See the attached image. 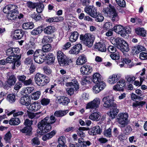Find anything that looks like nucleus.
I'll return each mask as SVG.
<instances>
[{
    "label": "nucleus",
    "instance_id": "774afa93",
    "mask_svg": "<svg viewBox=\"0 0 147 147\" xmlns=\"http://www.w3.org/2000/svg\"><path fill=\"white\" fill-rule=\"evenodd\" d=\"M110 57L112 59L114 60H118L119 58V53H112L110 55Z\"/></svg>",
    "mask_w": 147,
    "mask_h": 147
},
{
    "label": "nucleus",
    "instance_id": "5701e85b",
    "mask_svg": "<svg viewBox=\"0 0 147 147\" xmlns=\"http://www.w3.org/2000/svg\"><path fill=\"white\" fill-rule=\"evenodd\" d=\"M17 10L16 9H14L13 10L9 12L7 16V18L11 20H15L17 17Z\"/></svg>",
    "mask_w": 147,
    "mask_h": 147
},
{
    "label": "nucleus",
    "instance_id": "4468645a",
    "mask_svg": "<svg viewBox=\"0 0 147 147\" xmlns=\"http://www.w3.org/2000/svg\"><path fill=\"white\" fill-rule=\"evenodd\" d=\"M92 71V67L88 65H85L82 66L80 69L81 74L83 75H88Z\"/></svg>",
    "mask_w": 147,
    "mask_h": 147
},
{
    "label": "nucleus",
    "instance_id": "79ce46f5",
    "mask_svg": "<svg viewBox=\"0 0 147 147\" xmlns=\"http://www.w3.org/2000/svg\"><path fill=\"white\" fill-rule=\"evenodd\" d=\"M53 41L52 38L49 36H45L42 39V42L44 44L51 42Z\"/></svg>",
    "mask_w": 147,
    "mask_h": 147
},
{
    "label": "nucleus",
    "instance_id": "b1692460",
    "mask_svg": "<svg viewBox=\"0 0 147 147\" xmlns=\"http://www.w3.org/2000/svg\"><path fill=\"white\" fill-rule=\"evenodd\" d=\"M17 8V6L15 5H9L5 6L3 9V11L4 13L8 14L11 11L13 10L14 9H16Z\"/></svg>",
    "mask_w": 147,
    "mask_h": 147
},
{
    "label": "nucleus",
    "instance_id": "e2e57ef3",
    "mask_svg": "<svg viewBox=\"0 0 147 147\" xmlns=\"http://www.w3.org/2000/svg\"><path fill=\"white\" fill-rule=\"evenodd\" d=\"M93 92L95 94H97L101 90L98 87V84L95 85L92 88Z\"/></svg>",
    "mask_w": 147,
    "mask_h": 147
},
{
    "label": "nucleus",
    "instance_id": "6e6552de",
    "mask_svg": "<svg viewBox=\"0 0 147 147\" xmlns=\"http://www.w3.org/2000/svg\"><path fill=\"white\" fill-rule=\"evenodd\" d=\"M128 117V114L126 113H120L118 114L117 121L120 127H123L128 124V120L127 119Z\"/></svg>",
    "mask_w": 147,
    "mask_h": 147
},
{
    "label": "nucleus",
    "instance_id": "9d476101",
    "mask_svg": "<svg viewBox=\"0 0 147 147\" xmlns=\"http://www.w3.org/2000/svg\"><path fill=\"white\" fill-rule=\"evenodd\" d=\"M100 102V99L99 98H96L87 104L86 108V109H96L98 108Z\"/></svg>",
    "mask_w": 147,
    "mask_h": 147
},
{
    "label": "nucleus",
    "instance_id": "bb28decb",
    "mask_svg": "<svg viewBox=\"0 0 147 147\" xmlns=\"http://www.w3.org/2000/svg\"><path fill=\"white\" fill-rule=\"evenodd\" d=\"M43 115V114L41 112L35 113L29 111L28 112V116L29 118L31 119L38 118Z\"/></svg>",
    "mask_w": 147,
    "mask_h": 147
},
{
    "label": "nucleus",
    "instance_id": "052dcab7",
    "mask_svg": "<svg viewBox=\"0 0 147 147\" xmlns=\"http://www.w3.org/2000/svg\"><path fill=\"white\" fill-rule=\"evenodd\" d=\"M16 59L15 56H9L6 59V62L9 63H13L15 61Z\"/></svg>",
    "mask_w": 147,
    "mask_h": 147
},
{
    "label": "nucleus",
    "instance_id": "a19ab883",
    "mask_svg": "<svg viewBox=\"0 0 147 147\" xmlns=\"http://www.w3.org/2000/svg\"><path fill=\"white\" fill-rule=\"evenodd\" d=\"M124 41L122 38L119 37L113 38L112 40V42H113L114 45H119L120 46L123 43Z\"/></svg>",
    "mask_w": 147,
    "mask_h": 147
},
{
    "label": "nucleus",
    "instance_id": "49530a36",
    "mask_svg": "<svg viewBox=\"0 0 147 147\" xmlns=\"http://www.w3.org/2000/svg\"><path fill=\"white\" fill-rule=\"evenodd\" d=\"M144 98L143 97L138 96V108L143 107L146 105V102L145 100H142Z\"/></svg>",
    "mask_w": 147,
    "mask_h": 147
},
{
    "label": "nucleus",
    "instance_id": "c756f323",
    "mask_svg": "<svg viewBox=\"0 0 147 147\" xmlns=\"http://www.w3.org/2000/svg\"><path fill=\"white\" fill-rule=\"evenodd\" d=\"M55 28L52 26H48L45 28L44 30V33L48 34H50L54 32Z\"/></svg>",
    "mask_w": 147,
    "mask_h": 147
},
{
    "label": "nucleus",
    "instance_id": "7c9ffc66",
    "mask_svg": "<svg viewBox=\"0 0 147 147\" xmlns=\"http://www.w3.org/2000/svg\"><path fill=\"white\" fill-rule=\"evenodd\" d=\"M20 123V119L18 117H14L10 119L9 123L11 125H17Z\"/></svg>",
    "mask_w": 147,
    "mask_h": 147
},
{
    "label": "nucleus",
    "instance_id": "7ed1b4c3",
    "mask_svg": "<svg viewBox=\"0 0 147 147\" xmlns=\"http://www.w3.org/2000/svg\"><path fill=\"white\" fill-rule=\"evenodd\" d=\"M38 129L37 131V132L40 135H43L51 129V125L43 119L38 123Z\"/></svg>",
    "mask_w": 147,
    "mask_h": 147
},
{
    "label": "nucleus",
    "instance_id": "c85d7f7f",
    "mask_svg": "<svg viewBox=\"0 0 147 147\" xmlns=\"http://www.w3.org/2000/svg\"><path fill=\"white\" fill-rule=\"evenodd\" d=\"M34 90V88L33 87L25 88L22 89L21 92V94L23 95H28L30 93Z\"/></svg>",
    "mask_w": 147,
    "mask_h": 147
},
{
    "label": "nucleus",
    "instance_id": "423d86ee",
    "mask_svg": "<svg viewBox=\"0 0 147 147\" xmlns=\"http://www.w3.org/2000/svg\"><path fill=\"white\" fill-rule=\"evenodd\" d=\"M113 30L116 33L120 34L123 37L128 36V34L131 32V28L129 27H123L120 25H116L113 28Z\"/></svg>",
    "mask_w": 147,
    "mask_h": 147
},
{
    "label": "nucleus",
    "instance_id": "58836bf2",
    "mask_svg": "<svg viewBox=\"0 0 147 147\" xmlns=\"http://www.w3.org/2000/svg\"><path fill=\"white\" fill-rule=\"evenodd\" d=\"M42 31V27L40 26L33 30L31 32V33L32 35H36L41 33Z\"/></svg>",
    "mask_w": 147,
    "mask_h": 147
},
{
    "label": "nucleus",
    "instance_id": "09e8293b",
    "mask_svg": "<svg viewBox=\"0 0 147 147\" xmlns=\"http://www.w3.org/2000/svg\"><path fill=\"white\" fill-rule=\"evenodd\" d=\"M109 17H111V20L113 21H118L119 20V17L117 13L115 12V9L113 11L111 16Z\"/></svg>",
    "mask_w": 147,
    "mask_h": 147
},
{
    "label": "nucleus",
    "instance_id": "a878e982",
    "mask_svg": "<svg viewBox=\"0 0 147 147\" xmlns=\"http://www.w3.org/2000/svg\"><path fill=\"white\" fill-rule=\"evenodd\" d=\"M45 60H47L48 64H51L54 62L55 58L54 55L51 53H49L44 57Z\"/></svg>",
    "mask_w": 147,
    "mask_h": 147
},
{
    "label": "nucleus",
    "instance_id": "a211bd4d",
    "mask_svg": "<svg viewBox=\"0 0 147 147\" xmlns=\"http://www.w3.org/2000/svg\"><path fill=\"white\" fill-rule=\"evenodd\" d=\"M87 61L86 56L84 55H80L76 60V64L78 65H81L84 64Z\"/></svg>",
    "mask_w": 147,
    "mask_h": 147
},
{
    "label": "nucleus",
    "instance_id": "39448f33",
    "mask_svg": "<svg viewBox=\"0 0 147 147\" xmlns=\"http://www.w3.org/2000/svg\"><path fill=\"white\" fill-rule=\"evenodd\" d=\"M57 59L60 65L61 66H66L73 62L70 57H67L66 55L61 51H58L57 53Z\"/></svg>",
    "mask_w": 147,
    "mask_h": 147
},
{
    "label": "nucleus",
    "instance_id": "4c0bfd02",
    "mask_svg": "<svg viewBox=\"0 0 147 147\" xmlns=\"http://www.w3.org/2000/svg\"><path fill=\"white\" fill-rule=\"evenodd\" d=\"M32 128L31 126H26L23 129L20 130V131L24 133H26L27 135H30L31 134Z\"/></svg>",
    "mask_w": 147,
    "mask_h": 147
},
{
    "label": "nucleus",
    "instance_id": "e433bc0d",
    "mask_svg": "<svg viewBox=\"0 0 147 147\" xmlns=\"http://www.w3.org/2000/svg\"><path fill=\"white\" fill-rule=\"evenodd\" d=\"M78 34L77 32H73L69 37V40L71 42H75L78 39Z\"/></svg>",
    "mask_w": 147,
    "mask_h": 147
},
{
    "label": "nucleus",
    "instance_id": "5fc2aeb1",
    "mask_svg": "<svg viewBox=\"0 0 147 147\" xmlns=\"http://www.w3.org/2000/svg\"><path fill=\"white\" fill-rule=\"evenodd\" d=\"M146 34V30L143 28H138V35L145 37Z\"/></svg>",
    "mask_w": 147,
    "mask_h": 147
},
{
    "label": "nucleus",
    "instance_id": "aec40b11",
    "mask_svg": "<svg viewBox=\"0 0 147 147\" xmlns=\"http://www.w3.org/2000/svg\"><path fill=\"white\" fill-rule=\"evenodd\" d=\"M114 9L111 5H109V7L107 8H104L102 10V12L104 15L107 16H111L113 11H114Z\"/></svg>",
    "mask_w": 147,
    "mask_h": 147
},
{
    "label": "nucleus",
    "instance_id": "9b49d317",
    "mask_svg": "<svg viewBox=\"0 0 147 147\" xmlns=\"http://www.w3.org/2000/svg\"><path fill=\"white\" fill-rule=\"evenodd\" d=\"M84 11L90 16L95 18L96 16L97 9L93 5L86 6L84 8Z\"/></svg>",
    "mask_w": 147,
    "mask_h": 147
},
{
    "label": "nucleus",
    "instance_id": "20e7f679",
    "mask_svg": "<svg viewBox=\"0 0 147 147\" xmlns=\"http://www.w3.org/2000/svg\"><path fill=\"white\" fill-rule=\"evenodd\" d=\"M34 80L35 83L38 86L46 85L50 81L49 79L44 75L38 73L35 75Z\"/></svg>",
    "mask_w": 147,
    "mask_h": 147
},
{
    "label": "nucleus",
    "instance_id": "cd10ccee",
    "mask_svg": "<svg viewBox=\"0 0 147 147\" xmlns=\"http://www.w3.org/2000/svg\"><path fill=\"white\" fill-rule=\"evenodd\" d=\"M17 81V79L15 76L12 75L7 78V82L8 85L10 86L13 85Z\"/></svg>",
    "mask_w": 147,
    "mask_h": 147
},
{
    "label": "nucleus",
    "instance_id": "4d7b16f0",
    "mask_svg": "<svg viewBox=\"0 0 147 147\" xmlns=\"http://www.w3.org/2000/svg\"><path fill=\"white\" fill-rule=\"evenodd\" d=\"M12 135L10 131L7 132L5 135L4 139L7 142H9L11 138Z\"/></svg>",
    "mask_w": 147,
    "mask_h": 147
},
{
    "label": "nucleus",
    "instance_id": "69168bd1",
    "mask_svg": "<svg viewBox=\"0 0 147 147\" xmlns=\"http://www.w3.org/2000/svg\"><path fill=\"white\" fill-rule=\"evenodd\" d=\"M43 70L45 73L49 75L51 74L52 70L50 67L47 66H45L43 68Z\"/></svg>",
    "mask_w": 147,
    "mask_h": 147
},
{
    "label": "nucleus",
    "instance_id": "0eeeda50",
    "mask_svg": "<svg viewBox=\"0 0 147 147\" xmlns=\"http://www.w3.org/2000/svg\"><path fill=\"white\" fill-rule=\"evenodd\" d=\"M80 39L83 41L86 45L88 47H91L93 45L94 37L93 35L87 33L84 35H80Z\"/></svg>",
    "mask_w": 147,
    "mask_h": 147
},
{
    "label": "nucleus",
    "instance_id": "37998d69",
    "mask_svg": "<svg viewBox=\"0 0 147 147\" xmlns=\"http://www.w3.org/2000/svg\"><path fill=\"white\" fill-rule=\"evenodd\" d=\"M13 51L14 56L15 57L17 58V59H20L21 57V55L19 54L20 50L18 48H12Z\"/></svg>",
    "mask_w": 147,
    "mask_h": 147
},
{
    "label": "nucleus",
    "instance_id": "c03bdc74",
    "mask_svg": "<svg viewBox=\"0 0 147 147\" xmlns=\"http://www.w3.org/2000/svg\"><path fill=\"white\" fill-rule=\"evenodd\" d=\"M131 98L132 100L135 101L136 102H134L132 106L133 107L135 108H136L138 106V102L137 100L138 99L137 96L135 94L132 93L131 95Z\"/></svg>",
    "mask_w": 147,
    "mask_h": 147
},
{
    "label": "nucleus",
    "instance_id": "f3484780",
    "mask_svg": "<svg viewBox=\"0 0 147 147\" xmlns=\"http://www.w3.org/2000/svg\"><path fill=\"white\" fill-rule=\"evenodd\" d=\"M102 130L98 126H96L91 128L88 131L89 134L92 135L100 134L102 132Z\"/></svg>",
    "mask_w": 147,
    "mask_h": 147
},
{
    "label": "nucleus",
    "instance_id": "473e14b6",
    "mask_svg": "<svg viewBox=\"0 0 147 147\" xmlns=\"http://www.w3.org/2000/svg\"><path fill=\"white\" fill-rule=\"evenodd\" d=\"M34 26L33 23L31 22L24 23L22 26V28L25 30L32 29L34 27Z\"/></svg>",
    "mask_w": 147,
    "mask_h": 147
},
{
    "label": "nucleus",
    "instance_id": "680f3d73",
    "mask_svg": "<svg viewBox=\"0 0 147 147\" xmlns=\"http://www.w3.org/2000/svg\"><path fill=\"white\" fill-rule=\"evenodd\" d=\"M96 84H98V87L101 90L104 89L106 86L105 83L103 81H100Z\"/></svg>",
    "mask_w": 147,
    "mask_h": 147
},
{
    "label": "nucleus",
    "instance_id": "f8f14e48",
    "mask_svg": "<svg viewBox=\"0 0 147 147\" xmlns=\"http://www.w3.org/2000/svg\"><path fill=\"white\" fill-rule=\"evenodd\" d=\"M56 102L57 104L63 105H67L70 102V100L67 97L60 96L57 97Z\"/></svg>",
    "mask_w": 147,
    "mask_h": 147
},
{
    "label": "nucleus",
    "instance_id": "72a5a7b5",
    "mask_svg": "<svg viewBox=\"0 0 147 147\" xmlns=\"http://www.w3.org/2000/svg\"><path fill=\"white\" fill-rule=\"evenodd\" d=\"M68 111V110L57 111L55 112L54 115L57 117H61L65 115Z\"/></svg>",
    "mask_w": 147,
    "mask_h": 147
},
{
    "label": "nucleus",
    "instance_id": "8fccbe9b",
    "mask_svg": "<svg viewBox=\"0 0 147 147\" xmlns=\"http://www.w3.org/2000/svg\"><path fill=\"white\" fill-rule=\"evenodd\" d=\"M120 47L123 51H125L127 52L129 50V45L125 41L124 42L123 44L120 45Z\"/></svg>",
    "mask_w": 147,
    "mask_h": 147
},
{
    "label": "nucleus",
    "instance_id": "393cba45",
    "mask_svg": "<svg viewBox=\"0 0 147 147\" xmlns=\"http://www.w3.org/2000/svg\"><path fill=\"white\" fill-rule=\"evenodd\" d=\"M89 117L90 119L92 120L97 121L100 118V113L97 112L93 113L89 115Z\"/></svg>",
    "mask_w": 147,
    "mask_h": 147
},
{
    "label": "nucleus",
    "instance_id": "2eb2a0df",
    "mask_svg": "<svg viewBox=\"0 0 147 147\" xmlns=\"http://www.w3.org/2000/svg\"><path fill=\"white\" fill-rule=\"evenodd\" d=\"M19 102L20 103L23 105L28 106L30 104L31 99L28 96L25 95L20 98Z\"/></svg>",
    "mask_w": 147,
    "mask_h": 147
},
{
    "label": "nucleus",
    "instance_id": "4be33fe9",
    "mask_svg": "<svg viewBox=\"0 0 147 147\" xmlns=\"http://www.w3.org/2000/svg\"><path fill=\"white\" fill-rule=\"evenodd\" d=\"M95 48L101 52H105L106 51L105 45L103 43L99 42L96 43L95 46Z\"/></svg>",
    "mask_w": 147,
    "mask_h": 147
},
{
    "label": "nucleus",
    "instance_id": "412c9836",
    "mask_svg": "<svg viewBox=\"0 0 147 147\" xmlns=\"http://www.w3.org/2000/svg\"><path fill=\"white\" fill-rule=\"evenodd\" d=\"M12 36L13 38L16 39H21L23 36V33L20 30H17L12 34Z\"/></svg>",
    "mask_w": 147,
    "mask_h": 147
},
{
    "label": "nucleus",
    "instance_id": "338daca9",
    "mask_svg": "<svg viewBox=\"0 0 147 147\" xmlns=\"http://www.w3.org/2000/svg\"><path fill=\"white\" fill-rule=\"evenodd\" d=\"M117 3L119 6L124 7L125 6V3L124 0H116Z\"/></svg>",
    "mask_w": 147,
    "mask_h": 147
},
{
    "label": "nucleus",
    "instance_id": "a18cd8bd",
    "mask_svg": "<svg viewBox=\"0 0 147 147\" xmlns=\"http://www.w3.org/2000/svg\"><path fill=\"white\" fill-rule=\"evenodd\" d=\"M7 100L10 103H13L16 100L15 95L13 94H8L7 96Z\"/></svg>",
    "mask_w": 147,
    "mask_h": 147
},
{
    "label": "nucleus",
    "instance_id": "f03ea898",
    "mask_svg": "<svg viewBox=\"0 0 147 147\" xmlns=\"http://www.w3.org/2000/svg\"><path fill=\"white\" fill-rule=\"evenodd\" d=\"M70 80V78L69 76L64 77H60L57 79V82L59 84L61 85L65 84L66 86H74L75 90H77L79 88V86L78 82L75 79L72 80L71 82H68Z\"/></svg>",
    "mask_w": 147,
    "mask_h": 147
},
{
    "label": "nucleus",
    "instance_id": "0e129e2a",
    "mask_svg": "<svg viewBox=\"0 0 147 147\" xmlns=\"http://www.w3.org/2000/svg\"><path fill=\"white\" fill-rule=\"evenodd\" d=\"M50 102V100L47 98H42L41 100V104L45 106L48 105Z\"/></svg>",
    "mask_w": 147,
    "mask_h": 147
},
{
    "label": "nucleus",
    "instance_id": "3c124183",
    "mask_svg": "<svg viewBox=\"0 0 147 147\" xmlns=\"http://www.w3.org/2000/svg\"><path fill=\"white\" fill-rule=\"evenodd\" d=\"M27 5L30 9H35L38 5V3H33L30 1L27 2Z\"/></svg>",
    "mask_w": 147,
    "mask_h": 147
},
{
    "label": "nucleus",
    "instance_id": "bf43d9fd",
    "mask_svg": "<svg viewBox=\"0 0 147 147\" xmlns=\"http://www.w3.org/2000/svg\"><path fill=\"white\" fill-rule=\"evenodd\" d=\"M104 135L106 137L110 138L112 137L111 129L110 128L105 130Z\"/></svg>",
    "mask_w": 147,
    "mask_h": 147
},
{
    "label": "nucleus",
    "instance_id": "de8ad7c7",
    "mask_svg": "<svg viewBox=\"0 0 147 147\" xmlns=\"http://www.w3.org/2000/svg\"><path fill=\"white\" fill-rule=\"evenodd\" d=\"M131 53L133 55H137L138 54V45L132 46L131 48Z\"/></svg>",
    "mask_w": 147,
    "mask_h": 147
},
{
    "label": "nucleus",
    "instance_id": "864d4df0",
    "mask_svg": "<svg viewBox=\"0 0 147 147\" xmlns=\"http://www.w3.org/2000/svg\"><path fill=\"white\" fill-rule=\"evenodd\" d=\"M52 46L50 44H47L43 46L42 47V50L45 53L46 52H47L50 51L51 49Z\"/></svg>",
    "mask_w": 147,
    "mask_h": 147
},
{
    "label": "nucleus",
    "instance_id": "6ab92c4d",
    "mask_svg": "<svg viewBox=\"0 0 147 147\" xmlns=\"http://www.w3.org/2000/svg\"><path fill=\"white\" fill-rule=\"evenodd\" d=\"M41 108V106L39 103L36 102H35L31 104L30 105L27 107L28 110L32 111H36L38 110Z\"/></svg>",
    "mask_w": 147,
    "mask_h": 147
},
{
    "label": "nucleus",
    "instance_id": "ea45409f",
    "mask_svg": "<svg viewBox=\"0 0 147 147\" xmlns=\"http://www.w3.org/2000/svg\"><path fill=\"white\" fill-rule=\"evenodd\" d=\"M41 94L40 91H37L32 93L30 95L31 98L32 100H38Z\"/></svg>",
    "mask_w": 147,
    "mask_h": 147
},
{
    "label": "nucleus",
    "instance_id": "13d9d810",
    "mask_svg": "<svg viewBox=\"0 0 147 147\" xmlns=\"http://www.w3.org/2000/svg\"><path fill=\"white\" fill-rule=\"evenodd\" d=\"M66 142L65 137L63 136H60L58 139V142L59 144H65Z\"/></svg>",
    "mask_w": 147,
    "mask_h": 147
},
{
    "label": "nucleus",
    "instance_id": "6e6d98bb",
    "mask_svg": "<svg viewBox=\"0 0 147 147\" xmlns=\"http://www.w3.org/2000/svg\"><path fill=\"white\" fill-rule=\"evenodd\" d=\"M94 18H96V21L98 22H101L104 20V17L100 13H98L97 12L96 16Z\"/></svg>",
    "mask_w": 147,
    "mask_h": 147
},
{
    "label": "nucleus",
    "instance_id": "603ef678",
    "mask_svg": "<svg viewBox=\"0 0 147 147\" xmlns=\"http://www.w3.org/2000/svg\"><path fill=\"white\" fill-rule=\"evenodd\" d=\"M36 7L37 12L39 13H41L43 11L44 8V6L43 4L40 3L39 4L38 3V5Z\"/></svg>",
    "mask_w": 147,
    "mask_h": 147
},
{
    "label": "nucleus",
    "instance_id": "f257e3e1",
    "mask_svg": "<svg viewBox=\"0 0 147 147\" xmlns=\"http://www.w3.org/2000/svg\"><path fill=\"white\" fill-rule=\"evenodd\" d=\"M121 75L119 74H113L109 77L108 83L111 85H114L117 83L113 87V89L116 91H123L125 86V80L123 79H120Z\"/></svg>",
    "mask_w": 147,
    "mask_h": 147
},
{
    "label": "nucleus",
    "instance_id": "f704fd0d",
    "mask_svg": "<svg viewBox=\"0 0 147 147\" xmlns=\"http://www.w3.org/2000/svg\"><path fill=\"white\" fill-rule=\"evenodd\" d=\"M43 119L51 125L55 123L56 120V119L53 115H52L50 117H47Z\"/></svg>",
    "mask_w": 147,
    "mask_h": 147
},
{
    "label": "nucleus",
    "instance_id": "ddd939ff",
    "mask_svg": "<svg viewBox=\"0 0 147 147\" xmlns=\"http://www.w3.org/2000/svg\"><path fill=\"white\" fill-rule=\"evenodd\" d=\"M114 101V99L109 96L104 97L102 99L103 102V106L106 108L111 107L113 105L112 102Z\"/></svg>",
    "mask_w": 147,
    "mask_h": 147
},
{
    "label": "nucleus",
    "instance_id": "1a4fd4ad",
    "mask_svg": "<svg viewBox=\"0 0 147 147\" xmlns=\"http://www.w3.org/2000/svg\"><path fill=\"white\" fill-rule=\"evenodd\" d=\"M46 53L42 50H37L34 52V59L35 62L38 63H42L45 61V58L42 57L44 56Z\"/></svg>",
    "mask_w": 147,
    "mask_h": 147
},
{
    "label": "nucleus",
    "instance_id": "c9c22d12",
    "mask_svg": "<svg viewBox=\"0 0 147 147\" xmlns=\"http://www.w3.org/2000/svg\"><path fill=\"white\" fill-rule=\"evenodd\" d=\"M56 131L53 130L43 136L42 140L45 141L52 138L56 134Z\"/></svg>",
    "mask_w": 147,
    "mask_h": 147
},
{
    "label": "nucleus",
    "instance_id": "dca6fc26",
    "mask_svg": "<svg viewBox=\"0 0 147 147\" xmlns=\"http://www.w3.org/2000/svg\"><path fill=\"white\" fill-rule=\"evenodd\" d=\"M113 108H112L111 111L108 113L107 114L111 119H113L115 118L117 115L119 111L117 109L116 104L114 105Z\"/></svg>",
    "mask_w": 147,
    "mask_h": 147
},
{
    "label": "nucleus",
    "instance_id": "2f4dec72",
    "mask_svg": "<svg viewBox=\"0 0 147 147\" xmlns=\"http://www.w3.org/2000/svg\"><path fill=\"white\" fill-rule=\"evenodd\" d=\"M92 78L93 82L96 83L100 81L102 76L99 73H95L93 74Z\"/></svg>",
    "mask_w": 147,
    "mask_h": 147
}]
</instances>
